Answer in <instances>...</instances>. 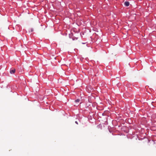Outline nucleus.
<instances>
[{
  "label": "nucleus",
  "mask_w": 156,
  "mask_h": 156,
  "mask_svg": "<svg viewBox=\"0 0 156 156\" xmlns=\"http://www.w3.org/2000/svg\"><path fill=\"white\" fill-rule=\"evenodd\" d=\"M15 69H11L10 70V73L11 74L14 73H15Z\"/></svg>",
  "instance_id": "f257e3e1"
},
{
  "label": "nucleus",
  "mask_w": 156,
  "mask_h": 156,
  "mask_svg": "<svg viewBox=\"0 0 156 156\" xmlns=\"http://www.w3.org/2000/svg\"><path fill=\"white\" fill-rule=\"evenodd\" d=\"M124 4L126 6H128L129 5V3L128 2H125L124 3Z\"/></svg>",
  "instance_id": "f03ea898"
},
{
  "label": "nucleus",
  "mask_w": 156,
  "mask_h": 156,
  "mask_svg": "<svg viewBox=\"0 0 156 156\" xmlns=\"http://www.w3.org/2000/svg\"><path fill=\"white\" fill-rule=\"evenodd\" d=\"M80 101V100L79 99H77V100L75 101V102H79Z\"/></svg>",
  "instance_id": "7ed1b4c3"
},
{
  "label": "nucleus",
  "mask_w": 156,
  "mask_h": 156,
  "mask_svg": "<svg viewBox=\"0 0 156 156\" xmlns=\"http://www.w3.org/2000/svg\"><path fill=\"white\" fill-rule=\"evenodd\" d=\"M33 31V29H31V31L32 32Z\"/></svg>",
  "instance_id": "20e7f679"
},
{
  "label": "nucleus",
  "mask_w": 156,
  "mask_h": 156,
  "mask_svg": "<svg viewBox=\"0 0 156 156\" xmlns=\"http://www.w3.org/2000/svg\"><path fill=\"white\" fill-rule=\"evenodd\" d=\"M86 43H87V42L82 43V44H86Z\"/></svg>",
  "instance_id": "39448f33"
},
{
  "label": "nucleus",
  "mask_w": 156,
  "mask_h": 156,
  "mask_svg": "<svg viewBox=\"0 0 156 156\" xmlns=\"http://www.w3.org/2000/svg\"><path fill=\"white\" fill-rule=\"evenodd\" d=\"M75 123H76L77 124H78V123H77V121H76V122H75Z\"/></svg>",
  "instance_id": "423d86ee"
}]
</instances>
